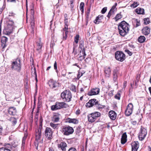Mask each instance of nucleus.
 Here are the masks:
<instances>
[{
  "mask_svg": "<svg viewBox=\"0 0 151 151\" xmlns=\"http://www.w3.org/2000/svg\"><path fill=\"white\" fill-rule=\"evenodd\" d=\"M118 71L116 70H114L113 72V79L114 81H116L117 78V74Z\"/></svg>",
  "mask_w": 151,
  "mask_h": 151,
  "instance_id": "26",
  "label": "nucleus"
},
{
  "mask_svg": "<svg viewBox=\"0 0 151 151\" xmlns=\"http://www.w3.org/2000/svg\"><path fill=\"white\" fill-rule=\"evenodd\" d=\"M104 73L106 77H109L111 74V69L109 67H106L104 68Z\"/></svg>",
  "mask_w": 151,
  "mask_h": 151,
  "instance_id": "17",
  "label": "nucleus"
},
{
  "mask_svg": "<svg viewBox=\"0 0 151 151\" xmlns=\"http://www.w3.org/2000/svg\"><path fill=\"white\" fill-rule=\"evenodd\" d=\"M136 12L138 14H143L144 12V10L140 8H138L136 9Z\"/></svg>",
  "mask_w": 151,
  "mask_h": 151,
  "instance_id": "27",
  "label": "nucleus"
},
{
  "mask_svg": "<svg viewBox=\"0 0 151 151\" xmlns=\"http://www.w3.org/2000/svg\"><path fill=\"white\" fill-rule=\"evenodd\" d=\"M127 141V135L126 132L124 133L122 136L121 143L122 144H125Z\"/></svg>",
  "mask_w": 151,
  "mask_h": 151,
  "instance_id": "21",
  "label": "nucleus"
},
{
  "mask_svg": "<svg viewBox=\"0 0 151 151\" xmlns=\"http://www.w3.org/2000/svg\"><path fill=\"white\" fill-rule=\"evenodd\" d=\"M34 73H33V75L35 76V78L36 80V82H37L38 81V80L37 78V73H36V70L35 68H34Z\"/></svg>",
  "mask_w": 151,
  "mask_h": 151,
  "instance_id": "45",
  "label": "nucleus"
},
{
  "mask_svg": "<svg viewBox=\"0 0 151 151\" xmlns=\"http://www.w3.org/2000/svg\"><path fill=\"white\" fill-rule=\"evenodd\" d=\"M100 116V113L98 112H95L89 114L88 115V121L89 122H93L95 121L97 118Z\"/></svg>",
  "mask_w": 151,
  "mask_h": 151,
  "instance_id": "6",
  "label": "nucleus"
},
{
  "mask_svg": "<svg viewBox=\"0 0 151 151\" xmlns=\"http://www.w3.org/2000/svg\"><path fill=\"white\" fill-rule=\"evenodd\" d=\"M150 22V19L148 18H145L144 19V23L145 24H147Z\"/></svg>",
  "mask_w": 151,
  "mask_h": 151,
  "instance_id": "38",
  "label": "nucleus"
},
{
  "mask_svg": "<svg viewBox=\"0 0 151 151\" xmlns=\"http://www.w3.org/2000/svg\"><path fill=\"white\" fill-rule=\"evenodd\" d=\"M10 120L13 125H14L17 122L16 119L14 117H11L10 118Z\"/></svg>",
  "mask_w": 151,
  "mask_h": 151,
  "instance_id": "35",
  "label": "nucleus"
},
{
  "mask_svg": "<svg viewBox=\"0 0 151 151\" xmlns=\"http://www.w3.org/2000/svg\"><path fill=\"white\" fill-rule=\"evenodd\" d=\"M61 96L64 101L68 102L71 101L72 98V95L69 90H66L61 93Z\"/></svg>",
  "mask_w": 151,
  "mask_h": 151,
  "instance_id": "4",
  "label": "nucleus"
},
{
  "mask_svg": "<svg viewBox=\"0 0 151 151\" xmlns=\"http://www.w3.org/2000/svg\"><path fill=\"white\" fill-rule=\"evenodd\" d=\"M147 134V129L142 126L138 134L139 139L141 141L143 140L146 137Z\"/></svg>",
  "mask_w": 151,
  "mask_h": 151,
  "instance_id": "9",
  "label": "nucleus"
},
{
  "mask_svg": "<svg viewBox=\"0 0 151 151\" xmlns=\"http://www.w3.org/2000/svg\"><path fill=\"white\" fill-rule=\"evenodd\" d=\"M107 10V8L106 7H105L101 11V12L102 14H104L105 13Z\"/></svg>",
  "mask_w": 151,
  "mask_h": 151,
  "instance_id": "51",
  "label": "nucleus"
},
{
  "mask_svg": "<svg viewBox=\"0 0 151 151\" xmlns=\"http://www.w3.org/2000/svg\"><path fill=\"white\" fill-rule=\"evenodd\" d=\"M116 59L121 62L123 61L125 59V55L122 51H117L115 53Z\"/></svg>",
  "mask_w": 151,
  "mask_h": 151,
  "instance_id": "7",
  "label": "nucleus"
},
{
  "mask_svg": "<svg viewBox=\"0 0 151 151\" xmlns=\"http://www.w3.org/2000/svg\"><path fill=\"white\" fill-rule=\"evenodd\" d=\"M7 38L5 36H2L1 40V42L3 44H5L7 41Z\"/></svg>",
  "mask_w": 151,
  "mask_h": 151,
  "instance_id": "36",
  "label": "nucleus"
},
{
  "mask_svg": "<svg viewBox=\"0 0 151 151\" xmlns=\"http://www.w3.org/2000/svg\"><path fill=\"white\" fill-rule=\"evenodd\" d=\"M67 35H65V36H63V40H66L67 38Z\"/></svg>",
  "mask_w": 151,
  "mask_h": 151,
  "instance_id": "60",
  "label": "nucleus"
},
{
  "mask_svg": "<svg viewBox=\"0 0 151 151\" xmlns=\"http://www.w3.org/2000/svg\"><path fill=\"white\" fill-rule=\"evenodd\" d=\"M31 25L32 28H33L34 26V22H31Z\"/></svg>",
  "mask_w": 151,
  "mask_h": 151,
  "instance_id": "63",
  "label": "nucleus"
},
{
  "mask_svg": "<svg viewBox=\"0 0 151 151\" xmlns=\"http://www.w3.org/2000/svg\"><path fill=\"white\" fill-rule=\"evenodd\" d=\"M30 12L31 14V17L32 18H33L34 14V10L33 9H31L30 10Z\"/></svg>",
  "mask_w": 151,
  "mask_h": 151,
  "instance_id": "49",
  "label": "nucleus"
},
{
  "mask_svg": "<svg viewBox=\"0 0 151 151\" xmlns=\"http://www.w3.org/2000/svg\"><path fill=\"white\" fill-rule=\"evenodd\" d=\"M68 26L67 25H65L63 29V30H68Z\"/></svg>",
  "mask_w": 151,
  "mask_h": 151,
  "instance_id": "57",
  "label": "nucleus"
},
{
  "mask_svg": "<svg viewBox=\"0 0 151 151\" xmlns=\"http://www.w3.org/2000/svg\"><path fill=\"white\" fill-rule=\"evenodd\" d=\"M79 48L81 49V50L82 51V54H84L85 55H86L85 53V48L84 47L83 43H81L79 46Z\"/></svg>",
  "mask_w": 151,
  "mask_h": 151,
  "instance_id": "29",
  "label": "nucleus"
},
{
  "mask_svg": "<svg viewBox=\"0 0 151 151\" xmlns=\"http://www.w3.org/2000/svg\"><path fill=\"white\" fill-rule=\"evenodd\" d=\"M125 51L127 52V53L130 55L131 56L132 55V53L130 51L128 50H125Z\"/></svg>",
  "mask_w": 151,
  "mask_h": 151,
  "instance_id": "55",
  "label": "nucleus"
},
{
  "mask_svg": "<svg viewBox=\"0 0 151 151\" xmlns=\"http://www.w3.org/2000/svg\"><path fill=\"white\" fill-rule=\"evenodd\" d=\"M54 69L55 70L57 73H58V70L57 69V64L56 61H55L54 65Z\"/></svg>",
  "mask_w": 151,
  "mask_h": 151,
  "instance_id": "46",
  "label": "nucleus"
},
{
  "mask_svg": "<svg viewBox=\"0 0 151 151\" xmlns=\"http://www.w3.org/2000/svg\"><path fill=\"white\" fill-rule=\"evenodd\" d=\"M40 41L39 42H37V50L38 51H39L40 50L42 47V44L41 42L40 39H39Z\"/></svg>",
  "mask_w": 151,
  "mask_h": 151,
  "instance_id": "28",
  "label": "nucleus"
},
{
  "mask_svg": "<svg viewBox=\"0 0 151 151\" xmlns=\"http://www.w3.org/2000/svg\"><path fill=\"white\" fill-rule=\"evenodd\" d=\"M3 129V127L2 126H0V134H1L2 132Z\"/></svg>",
  "mask_w": 151,
  "mask_h": 151,
  "instance_id": "61",
  "label": "nucleus"
},
{
  "mask_svg": "<svg viewBox=\"0 0 151 151\" xmlns=\"http://www.w3.org/2000/svg\"><path fill=\"white\" fill-rule=\"evenodd\" d=\"M103 15H99L94 21V22L96 24H98L101 22V20L103 19Z\"/></svg>",
  "mask_w": 151,
  "mask_h": 151,
  "instance_id": "20",
  "label": "nucleus"
},
{
  "mask_svg": "<svg viewBox=\"0 0 151 151\" xmlns=\"http://www.w3.org/2000/svg\"><path fill=\"white\" fill-rule=\"evenodd\" d=\"M142 33L145 35H148L150 32V29L147 27H144L142 30Z\"/></svg>",
  "mask_w": 151,
  "mask_h": 151,
  "instance_id": "18",
  "label": "nucleus"
},
{
  "mask_svg": "<svg viewBox=\"0 0 151 151\" xmlns=\"http://www.w3.org/2000/svg\"><path fill=\"white\" fill-rule=\"evenodd\" d=\"M41 135V129H39L36 132L35 135L36 143H38V141L40 139Z\"/></svg>",
  "mask_w": 151,
  "mask_h": 151,
  "instance_id": "15",
  "label": "nucleus"
},
{
  "mask_svg": "<svg viewBox=\"0 0 151 151\" xmlns=\"http://www.w3.org/2000/svg\"><path fill=\"white\" fill-rule=\"evenodd\" d=\"M73 132V128L69 126L64 127L62 129V132L64 135H68L72 134Z\"/></svg>",
  "mask_w": 151,
  "mask_h": 151,
  "instance_id": "8",
  "label": "nucleus"
},
{
  "mask_svg": "<svg viewBox=\"0 0 151 151\" xmlns=\"http://www.w3.org/2000/svg\"><path fill=\"white\" fill-rule=\"evenodd\" d=\"M139 4L137 2H134L133 4H131V7L132 8H134L136 7Z\"/></svg>",
  "mask_w": 151,
  "mask_h": 151,
  "instance_id": "44",
  "label": "nucleus"
},
{
  "mask_svg": "<svg viewBox=\"0 0 151 151\" xmlns=\"http://www.w3.org/2000/svg\"><path fill=\"white\" fill-rule=\"evenodd\" d=\"M66 121L68 122L69 123H72L75 124H77L78 123V120L76 119L68 118L66 119Z\"/></svg>",
  "mask_w": 151,
  "mask_h": 151,
  "instance_id": "22",
  "label": "nucleus"
},
{
  "mask_svg": "<svg viewBox=\"0 0 151 151\" xmlns=\"http://www.w3.org/2000/svg\"><path fill=\"white\" fill-rule=\"evenodd\" d=\"M135 21L136 23V27L139 26L140 24V21L137 19H135Z\"/></svg>",
  "mask_w": 151,
  "mask_h": 151,
  "instance_id": "50",
  "label": "nucleus"
},
{
  "mask_svg": "<svg viewBox=\"0 0 151 151\" xmlns=\"http://www.w3.org/2000/svg\"><path fill=\"white\" fill-rule=\"evenodd\" d=\"M109 115L111 119L114 120L116 118L117 114L114 111H111L109 112Z\"/></svg>",
  "mask_w": 151,
  "mask_h": 151,
  "instance_id": "16",
  "label": "nucleus"
},
{
  "mask_svg": "<svg viewBox=\"0 0 151 151\" xmlns=\"http://www.w3.org/2000/svg\"><path fill=\"white\" fill-rule=\"evenodd\" d=\"M122 17V15L120 14H118L116 15V17L114 19L115 21H117L119 19H121Z\"/></svg>",
  "mask_w": 151,
  "mask_h": 151,
  "instance_id": "37",
  "label": "nucleus"
},
{
  "mask_svg": "<svg viewBox=\"0 0 151 151\" xmlns=\"http://www.w3.org/2000/svg\"><path fill=\"white\" fill-rule=\"evenodd\" d=\"M145 37L144 36H141L138 38V41L141 43L144 42L145 40Z\"/></svg>",
  "mask_w": 151,
  "mask_h": 151,
  "instance_id": "30",
  "label": "nucleus"
},
{
  "mask_svg": "<svg viewBox=\"0 0 151 151\" xmlns=\"http://www.w3.org/2000/svg\"><path fill=\"white\" fill-rule=\"evenodd\" d=\"M83 75V74L82 73L79 72L78 75H77V78L78 79H79L80 77L82 76Z\"/></svg>",
  "mask_w": 151,
  "mask_h": 151,
  "instance_id": "52",
  "label": "nucleus"
},
{
  "mask_svg": "<svg viewBox=\"0 0 151 151\" xmlns=\"http://www.w3.org/2000/svg\"><path fill=\"white\" fill-rule=\"evenodd\" d=\"M80 110H78L76 111V114H80Z\"/></svg>",
  "mask_w": 151,
  "mask_h": 151,
  "instance_id": "62",
  "label": "nucleus"
},
{
  "mask_svg": "<svg viewBox=\"0 0 151 151\" xmlns=\"http://www.w3.org/2000/svg\"><path fill=\"white\" fill-rule=\"evenodd\" d=\"M59 117L57 116L54 115L52 118V121L54 122H58L59 120Z\"/></svg>",
  "mask_w": 151,
  "mask_h": 151,
  "instance_id": "32",
  "label": "nucleus"
},
{
  "mask_svg": "<svg viewBox=\"0 0 151 151\" xmlns=\"http://www.w3.org/2000/svg\"><path fill=\"white\" fill-rule=\"evenodd\" d=\"M16 110L14 107H12L9 108L8 112L9 114L12 115H14L16 113Z\"/></svg>",
  "mask_w": 151,
  "mask_h": 151,
  "instance_id": "23",
  "label": "nucleus"
},
{
  "mask_svg": "<svg viewBox=\"0 0 151 151\" xmlns=\"http://www.w3.org/2000/svg\"><path fill=\"white\" fill-rule=\"evenodd\" d=\"M70 3L71 4V6L72 8L73 7V5L72 4H73V3L74 1V0H70Z\"/></svg>",
  "mask_w": 151,
  "mask_h": 151,
  "instance_id": "59",
  "label": "nucleus"
},
{
  "mask_svg": "<svg viewBox=\"0 0 151 151\" xmlns=\"http://www.w3.org/2000/svg\"><path fill=\"white\" fill-rule=\"evenodd\" d=\"M127 109L133 110V104L131 103L129 104L127 106Z\"/></svg>",
  "mask_w": 151,
  "mask_h": 151,
  "instance_id": "41",
  "label": "nucleus"
},
{
  "mask_svg": "<svg viewBox=\"0 0 151 151\" xmlns=\"http://www.w3.org/2000/svg\"><path fill=\"white\" fill-rule=\"evenodd\" d=\"M97 101V100L95 99H91L86 104V106L88 108L91 107L94 105H95Z\"/></svg>",
  "mask_w": 151,
  "mask_h": 151,
  "instance_id": "13",
  "label": "nucleus"
},
{
  "mask_svg": "<svg viewBox=\"0 0 151 151\" xmlns=\"http://www.w3.org/2000/svg\"><path fill=\"white\" fill-rule=\"evenodd\" d=\"M66 105V104L63 102H57L55 105L51 106V109L52 111H55L63 108H65Z\"/></svg>",
  "mask_w": 151,
  "mask_h": 151,
  "instance_id": "5",
  "label": "nucleus"
},
{
  "mask_svg": "<svg viewBox=\"0 0 151 151\" xmlns=\"http://www.w3.org/2000/svg\"><path fill=\"white\" fill-rule=\"evenodd\" d=\"M65 16H67V14H65L64 15L65 17V20H64V23L65 24V25H68L69 23L68 21V19L65 17Z\"/></svg>",
  "mask_w": 151,
  "mask_h": 151,
  "instance_id": "43",
  "label": "nucleus"
},
{
  "mask_svg": "<svg viewBox=\"0 0 151 151\" xmlns=\"http://www.w3.org/2000/svg\"><path fill=\"white\" fill-rule=\"evenodd\" d=\"M15 15V14L12 11H11L9 12V16H14Z\"/></svg>",
  "mask_w": 151,
  "mask_h": 151,
  "instance_id": "56",
  "label": "nucleus"
},
{
  "mask_svg": "<svg viewBox=\"0 0 151 151\" xmlns=\"http://www.w3.org/2000/svg\"><path fill=\"white\" fill-rule=\"evenodd\" d=\"M99 92L100 89L99 88H93L88 92V94L90 96L97 95L99 93Z\"/></svg>",
  "mask_w": 151,
  "mask_h": 151,
  "instance_id": "12",
  "label": "nucleus"
},
{
  "mask_svg": "<svg viewBox=\"0 0 151 151\" xmlns=\"http://www.w3.org/2000/svg\"><path fill=\"white\" fill-rule=\"evenodd\" d=\"M132 111L133 110L132 109H126L125 112L126 115L127 116H129L132 114Z\"/></svg>",
  "mask_w": 151,
  "mask_h": 151,
  "instance_id": "34",
  "label": "nucleus"
},
{
  "mask_svg": "<svg viewBox=\"0 0 151 151\" xmlns=\"http://www.w3.org/2000/svg\"><path fill=\"white\" fill-rule=\"evenodd\" d=\"M84 4L83 2H81V3L80 5V10L82 12H83L84 11L83 7H84Z\"/></svg>",
  "mask_w": 151,
  "mask_h": 151,
  "instance_id": "40",
  "label": "nucleus"
},
{
  "mask_svg": "<svg viewBox=\"0 0 151 151\" xmlns=\"http://www.w3.org/2000/svg\"><path fill=\"white\" fill-rule=\"evenodd\" d=\"M73 53L74 54V55H76L77 54V51L75 50V47H73Z\"/></svg>",
  "mask_w": 151,
  "mask_h": 151,
  "instance_id": "58",
  "label": "nucleus"
},
{
  "mask_svg": "<svg viewBox=\"0 0 151 151\" xmlns=\"http://www.w3.org/2000/svg\"><path fill=\"white\" fill-rule=\"evenodd\" d=\"M13 22L12 20H9L6 22L4 25V29L3 32L4 34L9 35L11 33L12 31Z\"/></svg>",
  "mask_w": 151,
  "mask_h": 151,
  "instance_id": "3",
  "label": "nucleus"
},
{
  "mask_svg": "<svg viewBox=\"0 0 151 151\" xmlns=\"http://www.w3.org/2000/svg\"><path fill=\"white\" fill-rule=\"evenodd\" d=\"M132 151H137L139 147V143L137 141H134L132 143Z\"/></svg>",
  "mask_w": 151,
  "mask_h": 151,
  "instance_id": "14",
  "label": "nucleus"
},
{
  "mask_svg": "<svg viewBox=\"0 0 151 151\" xmlns=\"http://www.w3.org/2000/svg\"><path fill=\"white\" fill-rule=\"evenodd\" d=\"M11 68L12 70L19 72L21 69V60L19 58H17L12 61Z\"/></svg>",
  "mask_w": 151,
  "mask_h": 151,
  "instance_id": "2",
  "label": "nucleus"
},
{
  "mask_svg": "<svg viewBox=\"0 0 151 151\" xmlns=\"http://www.w3.org/2000/svg\"><path fill=\"white\" fill-rule=\"evenodd\" d=\"M49 86L52 88H55L57 85V83L54 81H51L49 82Z\"/></svg>",
  "mask_w": 151,
  "mask_h": 151,
  "instance_id": "25",
  "label": "nucleus"
},
{
  "mask_svg": "<svg viewBox=\"0 0 151 151\" xmlns=\"http://www.w3.org/2000/svg\"><path fill=\"white\" fill-rule=\"evenodd\" d=\"M10 147V144H7L5 147H1L0 149V151H11L9 149Z\"/></svg>",
  "mask_w": 151,
  "mask_h": 151,
  "instance_id": "24",
  "label": "nucleus"
},
{
  "mask_svg": "<svg viewBox=\"0 0 151 151\" xmlns=\"http://www.w3.org/2000/svg\"><path fill=\"white\" fill-rule=\"evenodd\" d=\"M53 133L52 129L50 127H47L45 129V134L48 140H50L52 138Z\"/></svg>",
  "mask_w": 151,
  "mask_h": 151,
  "instance_id": "10",
  "label": "nucleus"
},
{
  "mask_svg": "<svg viewBox=\"0 0 151 151\" xmlns=\"http://www.w3.org/2000/svg\"><path fill=\"white\" fill-rule=\"evenodd\" d=\"M95 106L96 108L99 109H102L104 108L105 107V106L103 105H102L99 104L98 103V102L97 101V102L95 105Z\"/></svg>",
  "mask_w": 151,
  "mask_h": 151,
  "instance_id": "33",
  "label": "nucleus"
},
{
  "mask_svg": "<svg viewBox=\"0 0 151 151\" xmlns=\"http://www.w3.org/2000/svg\"><path fill=\"white\" fill-rule=\"evenodd\" d=\"M117 5V3H115V4L112 6V8L110 9V11L108 13V14L107 16V17L110 18V17L112 14H114L115 12H116L117 10V9L116 8V6Z\"/></svg>",
  "mask_w": 151,
  "mask_h": 151,
  "instance_id": "11",
  "label": "nucleus"
},
{
  "mask_svg": "<svg viewBox=\"0 0 151 151\" xmlns=\"http://www.w3.org/2000/svg\"><path fill=\"white\" fill-rule=\"evenodd\" d=\"M67 146L66 144L64 142H61L58 145V147L61 148L63 151H65L66 147Z\"/></svg>",
  "mask_w": 151,
  "mask_h": 151,
  "instance_id": "19",
  "label": "nucleus"
},
{
  "mask_svg": "<svg viewBox=\"0 0 151 151\" xmlns=\"http://www.w3.org/2000/svg\"><path fill=\"white\" fill-rule=\"evenodd\" d=\"M26 138H27V136H24L23 137V139H22V140L25 141V140H26Z\"/></svg>",
  "mask_w": 151,
  "mask_h": 151,
  "instance_id": "64",
  "label": "nucleus"
},
{
  "mask_svg": "<svg viewBox=\"0 0 151 151\" xmlns=\"http://www.w3.org/2000/svg\"><path fill=\"white\" fill-rule=\"evenodd\" d=\"M70 90L75 92L76 91V88L75 86L74 85H72L71 86L70 88Z\"/></svg>",
  "mask_w": 151,
  "mask_h": 151,
  "instance_id": "48",
  "label": "nucleus"
},
{
  "mask_svg": "<svg viewBox=\"0 0 151 151\" xmlns=\"http://www.w3.org/2000/svg\"><path fill=\"white\" fill-rule=\"evenodd\" d=\"M68 151H77V150L75 148L71 147L69 149Z\"/></svg>",
  "mask_w": 151,
  "mask_h": 151,
  "instance_id": "54",
  "label": "nucleus"
},
{
  "mask_svg": "<svg viewBox=\"0 0 151 151\" xmlns=\"http://www.w3.org/2000/svg\"><path fill=\"white\" fill-rule=\"evenodd\" d=\"M129 25L126 22H122L118 25V29L120 35L124 36L128 32L129 28Z\"/></svg>",
  "mask_w": 151,
  "mask_h": 151,
  "instance_id": "1",
  "label": "nucleus"
},
{
  "mask_svg": "<svg viewBox=\"0 0 151 151\" xmlns=\"http://www.w3.org/2000/svg\"><path fill=\"white\" fill-rule=\"evenodd\" d=\"M78 55H80L79 57L80 58L82 57V59H84L85 58V56L86 55H85L84 54H82V51L81 50L80 51V54H78Z\"/></svg>",
  "mask_w": 151,
  "mask_h": 151,
  "instance_id": "39",
  "label": "nucleus"
},
{
  "mask_svg": "<svg viewBox=\"0 0 151 151\" xmlns=\"http://www.w3.org/2000/svg\"><path fill=\"white\" fill-rule=\"evenodd\" d=\"M113 91H110L108 93V95L110 97H111L113 96Z\"/></svg>",
  "mask_w": 151,
  "mask_h": 151,
  "instance_id": "53",
  "label": "nucleus"
},
{
  "mask_svg": "<svg viewBox=\"0 0 151 151\" xmlns=\"http://www.w3.org/2000/svg\"><path fill=\"white\" fill-rule=\"evenodd\" d=\"M120 94L119 93H117L115 95L114 97L115 99L118 100H120Z\"/></svg>",
  "mask_w": 151,
  "mask_h": 151,
  "instance_id": "47",
  "label": "nucleus"
},
{
  "mask_svg": "<svg viewBox=\"0 0 151 151\" xmlns=\"http://www.w3.org/2000/svg\"><path fill=\"white\" fill-rule=\"evenodd\" d=\"M58 124H54L53 123L50 122V125L54 129H58Z\"/></svg>",
  "mask_w": 151,
  "mask_h": 151,
  "instance_id": "31",
  "label": "nucleus"
},
{
  "mask_svg": "<svg viewBox=\"0 0 151 151\" xmlns=\"http://www.w3.org/2000/svg\"><path fill=\"white\" fill-rule=\"evenodd\" d=\"M79 38V35H76L75 37L74 38V42L77 44L78 42V40Z\"/></svg>",
  "mask_w": 151,
  "mask_h": 151,
  "instance_id": "42",
  "label": "nucleus"
}]
</instances>
